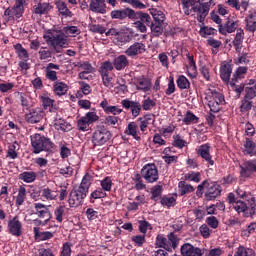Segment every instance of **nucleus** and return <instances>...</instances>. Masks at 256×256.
Wrapping results in <instances>:
<instances>
[{"label":"nucleus","mask_w":256,"mask_h":256,"mask_svg":"<svg viewBox=\"0 0 256 256\" xmlns=\"http://www.w3.org/2000/svg\"><path fill=\"white\" fill-rule=\"evenodd\" d=\"M217 0H208V2L201 4L199 0H187L186 7H191L194 13H197V20L199 23L205 21V17L209 15V9L214 7Z\"/></svg>","instance_id":"1"},{"label":"nucleus","mask_w":256,"mask_h":256,"mask_svg":"<svg viewBox=\"0 0 256 256\" xmlns=\"http://www.w3.org/2000/svg\"><path fill=\"white\" fill-rule=\"evenodd\" d=\"M31 145L33 147V153L36 155L41 153V151H51L55 147V144L49 138L41 134L31 136Z\"/></svg>","instance_id":"2"},{"label":"nucleus","mask_w":256,"mask_h":256,"mask_svg":"<svg viewBox=\"0 0 256 256\" xmlns=\"http://www.w3.org/2000/svg\"><path fill=\"white\" fill-rule=\"evenodd\" d=\"M203 189H206L205 198L207 201H214V199L221 195V186L215 182L203 181V183L198 185L197 193L203 195Z\"/></svg>","instance_id":"3"},{"label":"nucleus","mask_w":256,"mask_h":256,"mask_svg":"<svg viewBox=\"0 0 256 256\" xmlns=\"http://www.w3.org/2000/svg\"><path fill=\"white\" fill-rule=\"evenodd\" d=\"M206 99L208 101V107L212 113H219V111H221V105H225V97L216 90H210Z\"/></svg>","instance_id":"4"},{"label":"nucleus","mask_w":256,"mask_h":256,"mask_svg":"<svg viewBox=\"0 0 256 256\" xmlns=\"http://www.w3.org/2000/svg\"><path fill=\"white\" fill-rule=\"evenodd\" d=\"M156 247L165 249L166 251H172L177 248V236L175 233L168 234L167 238L163 235H158L155 242Z\"/></svg>","instance_id":"5"},{"label":"nucleus","mask_w":256,"mask_h":256,"mask_svg":"<svg viewBox=\"0 0 256 256\" xmlns=\"http://www.w3.org/2000/svg\"><path fill=\"white\" fill-rule=\"evenodd\" d=\"M25 5H27V0H15L14 6L4 11L5 17H8L9 21L11 19H21L23 13H25Z\"/></svg>","instance_id":"6"},{"label":"nucleus","mask_w":256,"mask_h":256,"mask_svg":"<svg viewBox=\"0 0 256 256\" xmlns=\"http://www.w3.org/2000/svg\"><path fill=\"white\" fill-rule=\"evenodd\" d=\"M44 39L48 45H51V47H67L69 45L67 36L63 33L53 34V32L48 31L44 35Z\"/></svg>","instance_id":"7"},{"label":"nucleus","mask_w":256,"mask_h":256,"mask_svg":"<svg viewBox=\"0 0 256 256\" xmlns=\"http://www.w3.org/2000/svg\"><path fill=\"white\" fill-rule=\"evenodd\" d=\"M111 139V132L105 127H98L92 134L94 147H103Z\"/></svg>","instance_id":"8"},{"label":"nucleus","mask_w":256,"mask_h":256,"mask_svg":"<svg viewBox=\"0 0 256 256\" xmlns=\"http://www.w3.org/2000/svg\"><path fill=\"white\" fill-rule=\"evenodd\" d=\"M96 121H99V115H97V112H87L77 120L78 130L86 133V131H89V126L92 125V123H96Z\"/></svg>","instance_id":"9"},{"label":"nucleus","mask_w":256,"mask_h":256,"mask_svg":"<svg viewBox=\"0 0 256 256\" xmlns=\"http://www.w3.org/2000/svg\"><path fill=\"white\" fill-rule=\"evenodd\" d=\"M141 177L146 183H156L159 181V170L155 164H146L141 169Z\"/></svg>","instance_id":"10"},{"label":"nucleus","mask_w":256,"mask_h":256,"mask_svg":"<svg viewBox=\"0 0 256 256\" xmlns=\"http://www.w3.org/2000/svg\"><path fill=\"white\" fill-rule=\"evenodd\" d=\"M248 202L250 203V207L241 200L235 202L232 207L238 213V215H243V217H251V215H255V202Z\"/></svg>","instance_id":"11"},{"label":"nucleus","mask_w":256,"mask_h":256,"mask_svg":"<svg viewBox=\"0 0 256 256\" xmlns=\"http://www.w3.org/2000/svg\"><path fill=\"white\" fill-rule=\"evenodd\" d=\"M87 197V192L75 187L69 194L68 203L70 207H79Z\"/></svg>","instance_id":"12"},{"label":"nucleus","mask_w":256,"mask_h":256,"mask_svg":"<svg viewBox=\"0 0 256 256\" xmlns=\"http://www.w3.org/2000/svg\"><path fill=\"white\" fill-rule=\"evenodd\" d=\"M111 19H118L119 21H124L126 17L128 19H135V10L131 8L113 10L110 13Z\"/></svg>","instance_id":"13"},{"label":"nucleus","mask_w":256,"mask_h":256,"mask_svg":"<svg viewBox=\"0 0 256 256\" xmlns=\"http://www.w3.org/2000/svg\"><path fill=\"white\" fill-rule=\"evenodd\" d=\"M45 117V112L41 108H33L25 115L27 123L35 124L41 123Z\"/></svg>","instance_id":"14"},{"label":"nucleus","mask_w":256,"mask_h":256,"mask_svg":"<svg viewBox=\"0 0 256 256\" xmlns=\"http://www.w3.org/2000/svg\"><path fill=\"white\" fill-rule=\"evenodd\" d=\"M21 229H23V224H21V221H19L18 216H15L8 221V231L14 237H21Z\"/></svg>","instance_id":"15"},{"label":"nucleus","mask_w":256,"mask_h":256,"mask_svg":"<svg viewBox=\"0 0 256 256\" xmlns=\"http://www.w3.org/2000/svg\"><path fill=\"white\" fill-rule=\"evenodd\" d=\"M100 107L103 109L104 113L107 115H113L114 117L123 113V109H121V107L109 105V101L106 98L101 101Z\"/></svg>","instance_id":"16"},{"label":"nucleus","mask_w":256,"mask_h":256,"mask_svg":"<svg viewBox=\"0 0 256 256\" xmlns=\"http://www.w3.org/2000/svg\"><path fill=\"white\" fill-rule=\"evenodd\" d=\"M197 153L208 165H215V161H213L211 157V146H209V144L199 146Z\"/></svg>","instance_id":"17"},{"label":"nucleus","mask_w":256,"mask_h":256,"mask_svg":"<svg viewBox=\"0 0 256 256\" xmlns=\"http://www.w3.org/2000/svg\"><path fill=\"white\" fill-rule=\"evenodd\" d=\"M144 51H145V44L141 42H135L125 50V55H127V57H132L133 59L137 57V55L143 54Z\"/></svg>","instance_id":"18"},{"label":"nucleus","mask_w":256,"mask_h":256,"mask_svg":"<svg viewBox=\"0 0 256 256\" xmlns=\"http://www.w3.org/2000/svg\"><path fill=\"white\" fill-rule=\"evenodd\" d=\"M219 33L221 35H227V33H235L239 29V22L233 20H227L224 25L218 26Z\"/></svg>","instance_id":"19"},{"label":"nucleus","mask_w":256,"mask_h":256,"mask_svg":"<svg viewBox=\"0 0 256 256\" xmlns=\"http://www.w3.org/2000/svg\"><path fill=\"white\" fill-rule=\"evenodd\" d=\"M124 134L132 137L135 141H141V132L139 131V125L137 122H130L124 130Z\"/></svg>","instance_id":"20"},{"label":"nucleus","mask_w":256,"mask_h":256,"mask_svg":"<svg viewBox=\"0 0 256 256\" xmlns=\"http://www.w3.org/2000/svg\"><path fill=\"white\" fill-rule=\"evenodd\" d=\"M231 73H233V66L227 61L222 62L220 66V77L224 83H229Z\"/></svg>","instance_id":"21"},{"label":"nucleus","mask_w":256,"mask_h":256,"mask_svg":"<svg viewBox=\"0 0 256 256\" xmlns=\"http://www.w3.org/2000/svg\"><path fill=\"white\" fill-rule=\"evenodd\" d=\"M90 11L105 15V13H107V5L105 4V0H91Z\"/></svg>","instance_id":"22"},{"label":"nucleus","mask_w":256,"mask_h":256,"mask_svg":"<svg viewBox=\"0 0 256 256\" xmlns=\"http://www.w3.org/2000/svg\"><path fill=\"white\" fill-rule=\"evenodd\" d=\"M137 121L140 123L139 124L140 131L142 133H145L147 131V127H149V125H153V123H155V115L146 114L145 116L138 118Z\"/></svg>","instance_id":"23"},{"label":"nucleus","mask_w":256,"mask_h":256,"mask_svg":"<svg viewBox=\"0 0 256 256\" xmlns=\"http://www.w3.org/2000/svg\"><path fill=\"white\" fill-rule=\"evenodd\" d=\"M34 208L36 211V215H38V217H41L42 219H45V223H47V221L51 219V212H49V208H47L46 205L42 203H35Z\"/></svg>","instance_id":"24"},{"label":"nucleus","mask_w":256,"mask_h":256,"mask_svg":"<svg viewBox=\"0 0 256 256\" xmlns=\"http://www.w3.org/2000/svg\"><path fill=\"white\" fill-rule=\"evenodd\" d=\"M181 253L183 256H201V249L194 247L193 245L186 243L181 247Z\"/></svg>","instance_id":"25"},{"label":"nucleus","mask_w":256,"mask_h":256,"mask_svg":"<svg viewBox=\"0 0 256 256\" xmlns=\"http://www.w3.org/2000/svg\"><path fill=\"white\" fill-rule=\"evenodd\" d=\"M245 39V31L242 28H238L236 31L233 45L237 53H241V47H243V40Z\"/></svg>","instance_id":"26"},{"label":"nucleus","mask_w":256,"mask_h":256,"mask_svg":"<svg viewBox=\"0 0 256 256\" xmlns=\"http://www.w3.org/2000/svg\"><path fill=\"white\" fill-rule=\"evenodd\" d=\"M136 89L143 91V93L151 91V80L146 77H138L136 80Z\"/></svg>","instance_id":"27"},{"label":"nucleus","mask_w":256,"mask_h":256,"mask_svg":"<svg viewBox=\"0 0 256 256\" xmlns=\"http://www.w3.org/2000/svg\"><path fill=\"white\" fill-rule=\"evenodd\" d=\"M51 9V4L47 2H39L33 6V13H35V15H47Z\"/></svg>","instance_id":"28"},{"label":"nucleus","mask_w":256,"mask_h":256,"mask_svg":"<svg viewBox=\"0 0 256 256\" xmlns=\"http://www.w3.org/2000/svg\"><path fill=\"white\" fill-rule=\"evenodd\" d=\"M41 197L44 201H57V197H59V192L57 190L46 187L42 189Z\"/></svg>","instance_id":"29"},{"label":"nucleus","mask_w":256,"mask_h":256,"mask_svg":"<svg viewBox=\"0 0 256 256\" xmlns=\"http://www.w3.org/2000/svg\"><path fill=\"white\" fill-rule=\"evenodd\" d=\"M40 101L45 111H50V113H55V111H57V108L54 106L55 100L51 99L49 96L41 95Z\"/></svg>","instance_id":"30"},{"label":"nucleus","mask_w":256,"mask_h":256,"mask_svg":"<svg viewBox=\"0 0 256 256\" xmlns=\"http://www.w3.org/2000/svg\"><path fill=\"white\" fill-rule=\"evenodd\" d=\"M53 126L56 129V131H71V123L67 122L63 118H55L53 122Z\"/></svg>","instance_id":"31"},{"label":"nucleus","mask_w":256,"mask_h":256,"mask_svg":"<svg viewBox=\"0 0 256 256\" xmlns=\"http://www.w3.org/2000/svg\"><path fill=\"white\" fill-rule=\"evenodd\" d=\"M113 65L116 71H123L125 67L129 66V59H127V56L125 55H119L118 57L114 58Z\"/></svg>","instance_id":"32"},{"label":"nucleus","mask_w":256,"mask_h":256,"mask_svg":"<svg viewBox=\"0 0 256 256\" xmlns=\"http://www.w3.org/2000/svg\"><path fill=\"white\" fill-rule=\"evenodd\" d=\"M243 153L244 155H250V157H255L256 155V145L251 139L246 138L243 144Z\"/></svg>","instance_id":"33"},{"label":"nucleus","mask_w":256,"mask_h":256,"mask_svg":"<svg viewBox=\"0 0 256 256\" xmlns=\"http://www.w3.org/2000/svg\"><path fill=\"white\" fill-rule=\"evenodd\" d=\"M53 91L55 95H58V97H61L62 95H65L67 91H69V86L64 82L56 81L53 84Z\"/></svg>","instance_id":"34"},{"label":"nucleus","mask_w":256,"mask_h":256,"mask_svg":"<svg viewBox=\"0 0 256 256\" xmlns=\"http://www.w3.org/2000/svg\"><path fill=\"white\" fill-rule=\"evenodd\" d=\"M246 29L247 31H256V12L254 10L250 11L246 18Z\"/></svg>","instance_id":"35"},{"label":"nucleus","mask_w":256,"mask_h":256,"mask_svg":"<svg viewBox=\"0 0 256 256\" xmlns=\"http://www.w3.org/2000/svg\"><path fill=\"white\" fill-rule=\"evenodd\" d=\"M183 123L185 125H195L197 123H199V117H197L196 115H194L193 112H191V110H188L183 117Z\"/></svg>","instance_id":"36"},{"label":"nucleus","mask_w":256,"mask_h":256,"mask_svg":"<svg viewBox=\"0 0 256 256\" xmlns=\"http://www.w3.org/2000/svg\"><path fill=\"white\" fill-rule=\"evenodd\" d=\"M187 67V74L191 79H195L197 77V65H195V60L193 57L188 56V65Z\"/></svg>","instance_id":"37"},{"label":"nucleus","mask_w":256,"mask_h":256,"mask_svg":"<svg viewBox=\"0 0 256 256\" xmlns=\"http://www.w3.org/2000/svg\"><path fill=\"white\" fill-rule=\"evenodd\" d=\"M102 79V84L107 89H113L115 87V78L113 74H100Z\"/></svg>","instance_id":"38"},{"label":"nucleus","mask_w":256,"mask_h":256,"mask_svg":"<svg viewBox=\"0 0 256 256\" xmlns=\"http://www.w3.org/2000/svg\"><path fill=\"white\" fill-rule=\"evenodd\" d=\"M25 199H27V189L24 186H20L15 199L17 207H21L25 203Z\"/></svg>","instance_id":"39"},{"label":"nucleus","mask_w":256,"mask_h":256,"mask_svg":"<svg viewBox=\"0 0 256 256\" xmlns=\"http://www.w3.org/2000/svg\"><path fill=\"white\" fill-rule=\"evenodd\" d=\"M178 191L180 195H187L189 193H193V191H195V188L191 184L186 183L185 181H180L178 183Z\"/></svg>","instance_id":"40"},{"label":"nucleus","mask_w":256,"mask_h":256,"mask_svg":"<svg viewBox=\"0 0 256 256\" xmlns=\"http://www.w3.org/2000/svg\"><path fill=\"white\" fill-rule=\"evenodd\" d=\"M56 7L60 13V15H63L64 17H71L72 13L71 10L67 7V4L64 1H57Z\"/></svg>","instance_id":"41"},{"label":"nucleus","mask_w":256,"mask_h":256,"mask_svg":"<svg viewBox=\"0 0 256 256\" xmlns=\"http://www.w3.org/2000/svg\"><path fill=\"white\" fill-rule=\"evenodd\" d=\"M19 179L24 183H33L37 179V173L33 171L23 172L19 175Z\"/></svg>","instance_id":"42"},{"label":"nucleus","mask_w":256,"mask_h":256,"mask_svg":"<svg viewBox=\"0 0 256 256\" xmlns=\"http://www.w3.org/2000/svg\"><path fill=\"white\" fill-rule=\"evenodd\" d=\"M34 235L35 237H38L40 241H48V239H53V233L49 231L40 232L39 228L34 227Z\"/></svg>","instance_id":"43"},{"label":"nucleus","mask_w":256,"mask_h":256,"mask_svg":"<svg viewBox=\"0 0 256 256\" xmlns=\"http://www.w3.org/2000/svg\"><path fill=\"white\" fill-rule=\"evenodd\" d=\"M151 15L155 21V23H164L165 22V13L163 11L153 8L151 10Z\"/></svg>","instance_id":"44"},{"label":"nucleus","mask_w":256,"mask_h":256,"mask_svg":"<svg viewBox=\"0 0 256 256\" xmlns=\"http://www.w3.org/2000/svg\"><path fill=\"white\" fill-rule=\"evenodd\" d=\"M16 53L22 61H29V53L27 52V49L23 48L21 44H17L15 46Z\"/></svg>","instance_id":"45"},{"label":"nucleus","mask_w":256,"mask_h":256,"mask_svg":"<svg viewBox=\"0 0 256 256\" xmlns=\"http://www.w3.org/2000/svg\"><path fill=\"white\" fill-rule=\"evenodd\" d=\"M63 31L68 37H77V35H81V29L77 26H66L63 28Z\"/></svg>","instance_id":"46"},{"label":"nucleus","mask_w":256,"mask_h":256,"mask_svg":"<svg viewBox=\"0 0 256 256\" xmlns=\"http://www.w3.org/2000/svg\"><path fill=\"white\" fill-rule=\"evenodd\" d=\"M234 256H255V251L251 248L240 246L236 249Z\"/></svg>","instance_id":"47"},{"label":"nucleus","mask_w":256,"mask_h":256,"mask_svg":"<svg viewBox=\"0 0 256 256\" xmlns=\"http://www.w3.org/2000/svg\"><path fill=\"white\" fill-rule=\"evenodd\" d=\"M113 63L110 61H105L102 63V65L99 68L100 75H109L111 74V71H113Z\"/></svg>","instance_id":"48"},{"label":"nucleus","mask_w":256,"mask_h":256,"mask_svg":"<svg viewBox=\"0 0 256 256\" xmlns=\"http://www.w3.org/2000/svg\"><path fill=\"white\" fill-rule=\"evenodd\" d=\"M151 33L154 37L163 35V23L155 22L150 26Z\"/></svg>","instance_id":"49"},{"label":"nucleus","mask_w":256,"mask_h":256,"mask_svg":"<svg viewBox=\"0 0 256 256\" xmlns=\"http://www.w3.org/2000/svg\"><path fill=\"white\" fill-rule=\"evenodd\" d=\"M100 187H102L103 192H109L113 189V180L111 177L107 176L100 181Z\"/></svg>","instance_id":"50"},{"label":"nucleus","mask_w":256,"mask_h":256,"mask_svg":"<svg viewBox=\"0 0 256 256\" xmlns=\"http://www.w3.org/2000/svg\"><path fill=\"white\" fill-rule=\"evenodd\" d=\"M89 187H91V176L85 175L77 188L89 193Z\"/></svg>","instance_id":"51"},{"label":"nucleus","mask_w":256,"mask_h":256,"mask_svg":"<svg viewBox=\"0 0 256 256\" xmlns=\"http://www.w3.org/2000/svg\"><path fill=\"white\" fill-rule=\"evenodd\" d=\"M65 206H57L54 210V216L58 223H63V217L65 216Z\"/></svg>","instance_id":"52"},{"label":"nucleus","mask_w":256,"mask_h":256,"mask_svg":"<svg viewBox=\"0 0 256 256\" xmlns=\"http://www.w3.org/2000/svg\"><path fill=\"white\" fill-rule=\"evenodd\" d=\"M236 194L240 199H243L244 201H250L251 203H255V197H253V195H251V193L249 192L237 189Z\"/></svg>","instance_id":"53"},{"label":"nucleus","mask_w":256,"mask_h":256,"mask_svg":"<svg viewBox=\"0 0 256 256\" xmlns=\"http://www.w3.org/2000/svg\"><path fill=\"white\" fill-rule=\"evenodd\" d=\"M176 83H177V87L179 89H189V87H191V83L189 82L187 77H185L183 75L178 77Z\"/></svg>","instance_id":"54"},{"label":"nucleus","mask_w":256,"mask_h":256,"mask_svg":"<svg viewBox=\"0 0 256 256\" xmlns=\"http://www.w3.org/2000/svg\"><path fill=\"white\" fill-rule=\"evenodd\" d=\"M134 19H139L138 21H140L141 23H146L147 25L151 23V16L148 13L144 12H135Z\"/></svg>","instance_id":"55"},{"label":"nucleus","mask_w":256,"mask_h":256,"mask_svg":"<svg viewBox=\"0 0 256 256\" xmlns=\"http://www.w3.org/2000/svg\"><path fill=\"white\" fill-rule=\"evenodd\" d=\"M176 202H177V199H175V197L173 196H164L160 201L163 207H174Z\"/></svg>","instance_id":"56"},{"label":"nucleus","mask_w":256,"mask_h":256,"mask_svg":"<svg viewBox=\"0 0 256 256\" xmlns=\"http://www.w3.org/2000/svg\"><path fill=\"white\" fill-rule=\"evenodd\" d=\"M163 191V188L161 185H156L151 189V193H152V199L154 201H159V199L161 198V193Z\"/></svg>","instance_id":"57"},{"label":"nucleus","mask_w":256,"mask_h":256,"mask_svg":"<svg viewBox=\"0 0 256 256\" xmlns=\"http://www.w3.org/2000/svg\"><path fill=\"white\" fill-rule=\"evenodd\" d=\"M80 83V91L77 92V97H81V93L83 95H89L91 93V86L85 82Z\"/></svg>","instance_id":"58"},{"label":"nucleus","mask_w":256,"mask_h":256,"mask_svg":"<svg viewBox=\"0 0 256 256\" xmlns=\"http://www.w3.org/2000/svg\"><path fill=\"white\" fill-rule=\"evenodd\" d=\"M256 229V223L252 222L250 223L245 230L242 231L241 235L242 237H249L250 235H253L255 233Z\"/></svg>","instance_id":"59"},{"label":"nucleus","mask_w":256,"mask_h":256,"mask_svg":"<svg viewBox=\"0 0 256 256\" xmlns=\"http://www.w3.org/2000/svg\"><path fill=\"white\" fill-rule=\"evenodd\" d=\"M105 197H107V193H105L102 189H97L90 194V201L91 199H103Z\"/></svg>","instance_id":"60"},{"label":"nucleus","mask_w":256,"mask_h":256,"mask_svg":"<svg viewBox=\"0 0 256 256\" xmlns=\"http://www.w3.org/2000/svg\"><path fill=\"white\" fill-rule=\"evenodd\" d=\"M188 181H193L194 183H199L201 181V173L199 172H190L186 175Z\"/></svg>","instance_id":"61"},{"label":"nucleus","mask_w":256,"mask_h":256,"mask_svg":"<svg viewBox=\"0 0 256 256\" xmlns=\"http://www.w3.org/2000/svg\"><path fill=\"white\" fill-rule=\"evenodd\" d=\"M138 223H139V231L143 235H145L147 233L148 229H151L150 223L147 222L146 220H140V221H138Z\"/></svg>","instance_id":"62"},{"label":"nucleus","mask_w":256,"mask_h":256,"mask_svg":"<svg viewBox=\"0 0 256 256\" xmlns=\"http://www.w3.org/2000/svg\"><path fill=\"white\" fill-rule=\"evenodd\" d=\"M217 33V30L211 27H202L200 29V35L202 37H209V35H215Z\"/></svg>","instance_id":"63"},{"label":"nucleus","mask_w":256,"mask_h":256,"mask_svg":"<svg viewBox=\"0 0 256 256\" xmlns=\"http://www.w3.org/2000/svg\"><path fill=\"white\" fill-rule=\"evenodd\" d=\"M130 109L133 117H139L141 113V103L135 101Z\"/></svg>","instance_id":"64"}]
</instances>
